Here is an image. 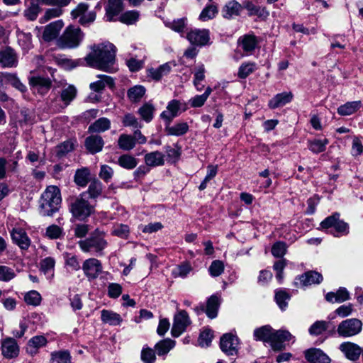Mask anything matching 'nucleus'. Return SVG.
Instances as JSON below:
<instances>
[{
	"mask_svg": "<svg viewBox=\"0 0 363 363\" xmlns=\"http://www.w3.org/2000/svg\"><path fill=\"white\" fill-rule=\"evenodd\" d=\"M116 48L106 42L91 46V52L85 57L86 65L92 68L105 72L113 71Z\"/></svg>",
	"mask_w": 363,
	"mask_h": 363,
	"instance_id": "obj_1",
	"label": "nucleus"
},
{
	"mask_svg": "<svg viewBox=\"0 0 363 363\" xmlns=\"http://www.w3.org/2000/svg\"><path fill=\"white\" fill-rule=\"evenodd\" d=\"M62 201L60 191L56 186H50L40 199V213L44 216H52L59 210Z\"/></svg>",
	"mask_w": 363,
	"mask_h": 363,
	"instance_id": "obj_2",
	"label": "nucleus"
},
{
	"mask_svg": "<svg viewBox=\"0 0 363 363\" xmlns=\"http://www.w3.org/2000/svg\"><path fill=\"white\" fill-rule=\"evenodd\" d=\"M78 244L84 252H94L100 255L107 246V242L104 239L103 233L98 230H96L89 238L80 240Z\"/></svg>",
	"mask_w": 363,
	"mask_h": 363,
	"instance_id": "obj_3",
	"label": "nucleus"
},
{
	"mask_svg": "<svg viewBox=\"0 0 363 363\" xmlns=\"http://www.w3.org/2000/svg\"><path fill=\"white\" fill-rule=\"evenodd\" d=\"M84 33L79 28L68 26L57 40V45L61 48H75L82 43Z\"/></svg>",
	"mask_w": 363,
	"mask_h": 363,
	"instance_id": "obj_4",
	"label": "nucleus"
},
{
	"mask_svg": "<svg viewBox=\"0 0 363 363\" xmlns=\"http://www.w3.org/2000/svg\"><path fill=\"white\" fill-rule=\"evenodd\" d=\"M70 211L74 217L80 220H84L91 214L93 206L89 203L86 193L80 194L71 202Z\"/></svg>",
	"mask_w": 363,
	"mask_h": 363,
	"instance_id": "obj_5",
	"label": "nucleus"
},
{
	"mask_svg": "<svg viewBox=\"0 0 363 363\" xmlns=\"http://www.w3.org/2000/svg\"><path fill=\"white\" fill-rule=\"evenodd\" d=\"M340 215L335 212L331 216L325 218L321 223L320 226L323 229L333 228L337 234L336 237L347 235L350 233L348 223L340 219Z\"/></svg>",
	"mask_w": 363,
	"mask_h": 363,
	"instance_id": "obj_6",
	"label": "nucleus"
},
{
	"mask_svg": "<svg viewBox=\"0 0 363 363\" xmlns=\"http://www.w3.org/2000/svg\"><path fill=\"white\" fill-rule=\"evenodd\" d=\"M362 329V323L357 318L342 321L337 326V333L342 337H350L359 334Z\"/></svg>",
	"mask_w": 363,
	"mask_h": 363,
	"instance_id": "obj_7",
	"label": "nucleus"
},
{
	"mask_svg": "<svg viewBox=\"0 0 363 363\" xmlns=\"http://www.w3.org/2000/svg\"><path fill=\"white\" fill-rule=\"evenodd\" d=\"M187 110L185 102L173 99L168 102L166 110L162 111L160 117L165 122L166 125H170L172 120L180 114V112Z\"/></svg>",
	"mask_w": 363,
	"mask_h": 363,
	"instance_id": "obj_8",
	"label": "nucleus"
},
{
	"mask_svg": "<svg viewBox=\"0 0 363 363\" xmlns=\"http://www.w3.org/2000/svg\"><path fill=\"white\" fill-rule=\"evenodd\" d=\"M191 324V320L186 311L182 310L174 315V323L171 330L172 335L177 337L181 335Z\"/></svg>",
	"mask_w": 363,
	"mask_h": 363,
	"instance_id": "obj_9",
	"label": "nucleus"
},
{
	"mask_svg": "<svg viewBox=\"0 0 363 363\" xmlns=\"http://www.w3.org/2000/svg\"><path fill=\"white\" fill-rule=\"evenodd\" d=\"M89 8L88 4L85 3H80L74 10L71 12V16L74 19L79 18V23L85 26L90 23H92L96 18V15L94 12L87 13Z\"/></svg>",
	"mask_w": 363,
	"mask_h": 363,
	"instance_id": "obj_10",
	"label": "nucleus"
},
{
	"mask_svg": "<svg viewBox=\"0 0 363 363\" xmlns=\"http://www.w3.org/2000/svg\"><path fill=\"white\" fill-rule=\"evenodd\" d=\"M323 281V276L315 271H308L297 277L294 284L297 287H306L312 284H318Z\"/></svg>",
	"mask_w": 363,
	"mask_h": 363,
	"instance_id": "obj_11",
	"label": "nucleus"
},
{
	"mask_svg": "<svg viewBox=\"0 0 363 363\" xmlns=\"http://www.w3.org/2000/svg\"><path fill=\"white\" fill-rule=\"evenodd\" d=\"M186 38L192 45L204 46L210 41L209 30L207 29H192L187 33Z\"/></svg>",
	"mask_w": 363,
	"mask_h": 363,
	"instance_id": "obj_12",
	"label": "nucleus"
},
{
	"mask_svg": "<svg viewBox=\"0 0 363 363\" xmlns=\"http://www.w3.org/2000/svg\"><path fill=\"white\" fill-rule=\"evenodd\" d=\"M238 344V338L230 333L224 334L220 341V349L227 355L236 354Z\"/></svg>",
	"mask_w": 363,
	"mask_h": 363,
	"instance_id": "obj_13",
	"label": "nucleus"
},
{
	"mask_svg": "<svg viewBox=\"0 0 363 363\" xmlns=\"http://www.w3.org/2000/svg\"><path fill=\"white\" fill-rule=\"evenodd\" d=\"M2 355L6 359L16 358L19 354V346L15 339L6 337L1 341Z\"/></svg>",
	"mask_w": 363,
	"mask_h": 363,
	"instance_id": "obj_14",
	"label": "nucleus"
},
{
	"mask_svg": "<svg viewBox=\"0 0 363 363\" xmlns=\"http://www.w3.org/2000/svg\"><path fill=\"white\" fill-rule=\"evenodd\" d=\"M82 269L89 279H95L102 272V265L97 259L89 258L83 262Z\"/></svg>",
	"mask_w": 363,
	"mask_h": 363,
	"instance_id": "obj_15",
	"label": "nucleus"
},
{
	"mask_svg": "<svg viewBox=\"0 0 363 363\" xmlns=\"http://www.w3.org/2000/svg\"><path fill=\"white\" fill-rule=\"evenodd\" d=\"M31 89L34 94L45 95L51 87L52 82L50 79L42 77H32L29 79Z\"/></svg>",
	"mask_w": 363,
	"mask_h": 363,
	"instance_id": "obj_16",
	"label": "nucleus"
},
{
	"mask_svg": "<svg viewBox=\"0 0 363 363\" xmlns=\"http://www.w3.org/2000/svg\"><path fill=\"white\" fill-rule=\"evenodd\" d=\"M18 65V57L10 47L0 50V67L3 68L16 67Z\"/></svg>",
	"mask_w": 363,
	"mask_h": 363,
	"instance_id": "obj_17",
	"label": "nucleus"
},
{
	"mask_svg": "<svg viewBox=\"0 0 363 363\" xmlns=\"http://www.w3.org/2000/svg\"><path fill=\"white\" fill-rule=\"evenodd\" d=\"M339 350L343 353L345 357L351 360H357L362 352V347L352 342H344L339 346Z\"/></svg>",
	"mask_w": 363,
	"mask_h": 363,
	"instance_id": "obj_18",
	"label": "nucleus"
},
{
	"mask_svg": "<svg viewBox=\"0 0 363 363\" xmlns=\"http://www.w3.org/2000/svg\"><path fill=\"white\" fill-rule=\"evenodd\" d=\"M63 26L64 23L62 20H57L50 23L44 28L42 39L45 42L53 40L58 36Z\"/></svg>",
	"mask_w": 363,
	"mask_h": 363,
	"instance_id": "obj_19",
	"label": "nucleus"
},
{
	"mask_svg": "<svg viewBox=\"0 0 363 363\" xmlns=\"http://www.w3.org/2000/svg\"><path fill=\"white\" fill-rule=\"evenodd\" d=\"M13 242L21 250H26L30 245L31 241L26 231L21 228H14L11 232Z\"/></svg>",
	"mask_w": 363,
	"mask_h": 363,
	"instance_id": "obj_20",
	"label": "nucleus"
},
{
	"mask_svg": "<svg viewBox=\"0 0 363 363\" xmlns=\"http://www.w3.org/2000/svg\"><path fill=\"white\" fill-rule=\"evenodd\" d=\"M294 337L287 330H274L273 333V337L272 341V347L274 350H281L284 349L283 342L285 341H290L294 340Z\"/></svg>",
	"mask_w": 363,
	"mask_h": 363,
	"instance_id": "obj_21",
	"label": "nucleus"
},
{
	"mask_svg": "<svg viewBox=\"0 0 363 363\" xmlns=\"http://www.w3.org/2000/svg\"><path fill=\"white\" fill-rule=\"evenodd\" d=\"M0 83L3 86L11 85L21 92H24L26 90V86L21 82L16 74L14 73H0Z\"/></svg>",
	"mask_w": 363,
	"mask_h": 363,
	"instance_id": "obj_22",
	"label": "nucleus"
},
{
	"mask_svg": "<svg viewBox=\"0 0 363 363\" xmlns=\"http://www.w3.org/2000/svg\"><path fill=\"white\" fill-rule=\"evenodd\" d=\"M238 45L246 55H251L258 44L257 37L252 34H246L239 38Z\"/></svg>",
	"mask_w": 363,
	"mask_h": 363,
	"instance_id": "obj_23",
	"label": "nucleus"
},
{
	"mask_svg": "<svg viewBox=\"0 0 363 363\" xmlns=\"http://www.w3.org/2000/svg\"><path fill=\"white\" fill-rule=\"evenodd\" d=\"M305 357L311 363H330V357L321 350L311 348L305 351Z\"/></svg>",
	"mask_w": 363,
	"mask_h": 363,
	"instance_id": "obj_24",
	"label": "nucleus"
},
{
	"mask_svg": "<svg viewBox=\"0 0 363 363\" xmlns=\"http://www.w3.org/2000/svg\"><path fill=\"white\" fill-rule=\"evenodd\" d=\"M47 344L48 340L44 335H35L28 340L26 352L30 356H35L38 353V350L46 346Z\"/></svg>",
	"mask_w": 363,
	"mask_h": 363,
	"instance_id": "obj_25",
	"label": "nucleus"
},
{
	"mask_svg": "<svg viewBox=\"0 0 363 363\" xmlns=\"http://www.w3.org/2000/svg\"><path fill=\"white\" fill-rule=\"evenodd\" d=\"M123 9L122 0H108L106 6V18L108 21H116L115 17Z\"/></svg>",
	"mask_w": 363,
	"mask_h": 363,
	"instance_id": "obj_26",
	"label": "nucleus"
},
{
	"mask_svg": "<svg viewBox=\"0 0 363 363\" xmlns=\"http://www.w3.org/2000/svg\"><path fill=\"white\" fill-rule=\"evenodd\" d=\"M176 64L173 62H169L160 65L157 68H150L148 69V76L155 81L160 80L163 77L167 76Z\"/></svg>",
	"mask_w": 363,
	"mask_h": 363,
	"instance_id": "obj_27",
	"label": "nucleus"
},
{
	"mask_svg": "<svg viewBox=\"0 0 363 363\" xmlns=\"http://www.w3.org/2000/svg\"><path fill=\"white\" fill-rule=\"evenodd\" d=\"M242 9V5L236 1L227 2L222 9L221 13L224 18L230 19L233 16H239Z\"/></svg>",
	"mask_w": 363,
	"mask_h": 363,
	"instance_id": "obj_28",
	"label": "nucleus"
},
{
	"mask_svg": "<svg viewBox=\"0 0 363 363\" xmlns=\"http://www.w3.org/2000/svg\"><path fill=\"white\" fill-rule=\"evenodd\" d=\"M84 145L90 153L95 154L102 150L104 142L101 136L94 135L87 137Z\"/></svg>",
	"mask_w": 363,
	"mask_h": 363,
	"instance_id": "obj_29",
	"label": "nucleus"
},
{
	"mask_svg": "<svg viewBox=\"0 0 363 363\" xmlns=\"http://www.w3.org/2000/svg\"><path fill=\"white\" fill-rule=\"evenodd\" d=\"M293 96L291 91L277 94L269 101V106L272 109L284 106L291 101Z\"/></svg>",
	"mask_w": 363,
	"mask_h": 363,
	"instance_id": "obj_30",
	"label": "nucleus"
},
{
	"mask_svg": "<svg viewBox=\"0 0 363 363\" xmlns=\"http://www.w3.org/2000/svg\"><path fill=\"white\" fill-rule=\"evenodd\" d=\"M40 5H44L43 0H31L30 6L24 11V16L29 21H35L41 11Z\"/></svg>",
	"mask_w": 363,
	"mask_h": 363,
	"instance_id": "obj_31",
	"label": "nucleus"
},
{
	"mask_svg": "<svg viewBox=\"0 0 363 363\" xmlns=\"http://www.w3.org/2000/svg\"><path fill=\"white\" fill-rule=\"evenodd\" d=\"M274 330L269 325H264L257 328L254 331V337L256 340L269 342L272 345Z\"/></svg>",
	"mask_w": 363,
	"mask_h": 363,
	"instance_id": "obj_32",
	"label": "nucleus"
},
{
	"mask_svg": "<svg viewBox=\"0 0 363 363\" xmlns=\"http://www.w3.org/2000/svg\"><path fill=\"white\" fill-rule=\"evenodd\" d=\"M362 106L361 101L347 102L337 108V113L340 116H350L357 112Z\"/></svg>",
	"mask_w": 363,
	"mask_h": 363,
	"instance_id": "obj_33",
	"label": "nucleus"
},
{
	"mask_svg": "<svg viewBox=\"0 0 363 363\" xmlns=\"http://www.w3.org/2000/svg\"><path fill=\"white\" fill-rule=\"evenodd\" d=\"M101 318L104 323L114 326L121 325L123 320L118 313L108 310H102Z\"/></svg>",
	"mask_w": 363,
	"mask_h": 363,
	"instance_id": "obj_34",
	"label": "nucleus"
},
{
	"mask_svg": "<svg viewBox=\"0 0 363 363\" xmlns=\"http://www.w3.org/2000/svg\"><path fill=\"white\" fill-rule=\"evenodd\" d=\"M164 155L159 151L147 153L145 156V162L147 166L156 167L163 165Z\"/></svg>",
	"mask_w": 363,
	"mask_h": 363,
	"instance_id": "obj_35",
	"label": "nucleus"
},
{
	"mask_svg": "<svg viewBox=\"0 0 363 363\" xmlns=\"http://www.w3.org/2000/svg\"><path fill=\"white\" fill-rule=\"evenodd\" d=\"M189 130V125L186 122H182L174 124L172 126L166 125L165 131L168 135L182 136L186 134Z\"/></svg>",
	"mask_w": 363,
	"mask_h": 363,
	"instance_id": "obj_36",
	"label": "nucleus"
},
{
	"mask_svg": "<svg viewBox=\"0 0 363 363\" xmlns=\"http://www.w3.org/2000/svg\"><path fill=\"white\" fill-rule=\"evenodd\" d=\"M350 298V294L345 288H340L336 293L329 292L325 296L328 302L341 303Z\"/></svg>",
	"mask_w": 363,
	"mask_h": 363,
	"instance_id": "obj_37",
	"label": "nucleus"
},
{
	"mask_svg": "<svg viewBox=\"0 0 363 363\" xmlns=\"http://www.w3.org/2000/svg\"><path fill=\"white\" fill-rule=\"evenodd\" d=\"M100 79L90 84V89L95 92L101 91L106 85L113 86V79L107 75H99Z\"/></svg>",
	"mask_w": 363,
	"mask_h": 363,
	"instance_id": "obj_38",
	"label": "nucleus"
},
{
	"mask_svg": "<svg viewBox=\"0 0 363 363\" xmlns=\"http://www.w3.org/2000/svg\"><path fill=\"white\" fill-rule=\"evenodd\" d=\"M77 89L73 85H69L64 88L60 92V100L63 106H67L76 97Z\"/></svg>",
	"mask_w": 363,
	"mask_h": 363,
	"instance_id": "obj_39",
	"label": "nucleus"
},
{
	"mask_svg": "<svg viewBox=\"0 0 363 363\" xmlns=\"http://www.w3.org/2000/svg\"><path fill=\"white\" fill-rule=\"evenodd\" d=\"M111 127V121L107 118H100L89 127L91 133H101L108 130Z\"/></svg>",
	"mask_w": 363,
	"mask_h": 363,
	"instance_id": "obj_40",
	"label": "nucleus"
},
{
	"mask_svg": "<svg viewBox=\"0 0 363 363\" xmlns=\"http://www.w3.org/2000/svg\"><path fill=\"white\" fill-rule=\"evenodd\" d=\"M145 88L142 85H135L128 90L127 96L131 102L136 103L141 100L145 94Z\"/></svg>",
	"mask_w": 363,
	"mask_h": 363,
	"instance_id": "obj_41",
	"label": "nucleus"
},
{
	"mask_svg": "<svg viewBox=\"0 0 363 363\" xmlns=\"http://www.w3.org/2000/svg\"><path fill=\"white\" fill-rule=\"evenodd\" d=\"M118 145L123 150H130L135 146V138L130 135L121 134L118 140Z\"/></svg>",
	"mask_w": 363,
	"mask_h": 363,
	"instance_id": "obj_42",
	"label": "nucleus"
},
{
	"mask_svg": "<svg viewBox=\"0 0 363 363\" xmlns=\"http://www.w3.org/2000/svg\"><path fill=\"white\" fill-rule=\"evenodd\" d=\"M192 269L193 268L191 264L189 262H185L176 266L172 269V274L174 278L180 277L184 279L192 271Z\"/></svg>",
	"mask_w": 363,
	"mask_h": 363,
	"instance_id": "obj_43",
	"label": "nucleus"
},
{
	"mask_svg": "<svg viewBox=\"0 0 363 363\" xmlns=\"http://www.w3.org/2000/svg\"><path fill=\"white\" fill-rule=\"evenodd\" d=\"M328 143L329 141L326 138L323 140L315 139L308 142V147L312 152L318 154L325 151Z\"/></svg>",
	"mask_w": 363,
	"mask_h": 363,
	"instance_id": "obj_44",
	"label": "nucleus"
},
{
	"mask_svg": "<svg viewBox=\"0 0 363 363\" xmlns=\"http://www.w3.org/2000/svg\"><path fill=\"white\" fill-rule=\"evenodd\" d=\"M219 306V299L216 296H211L208 301L206 309V313L210 318H214L217 316L218 309Z\"/></svg>",
	"mask_w": 363,
	"mask_h": 363,
	"instance_id": "obj_45",
	"label": "nucleus"
},
{
	"mask_svg": "<svg viewBox=\"0 0 363 363\" xmlns=\"http://www.w3.org/2000/svg\"><path fill=\"white\" fill-rule=\"evenodd\" d=\"M118 164L124 169H133L137 166L138 160L130 155L124 154L118 157Z\"/></svg>",
	"mask_w": 363,
	"mask_h": 363,
	"instance_id": "obj_46",
	"label": "nucleus"
},
{
	"mask_svg": "<svg viewBox=\"0 0 363 363\" xmlns=\"http://www.w3.org/2000/svg\"><path fill=\"white\" fill-rule=\"evenodd\" d=\"M175 345V342L170 339L163 340L155 345V350L159 356L167 354Z\"/></svg>",
	"mask_w": 363,
	"mask_h": 363,
	"instance_id": "obj_47",
	"label": "nucleus"
},
{
	"mask_svg": "<svg viewBox=\"0 0 363 363\" xmlns=\"http://www.w3.org/2000/svg\"><path fill=\"white\" fill-rule=\"evenodd\" d=\"M90 172L88 168L84 167L77 170L74 175L75 183L80 186H85L89 182Z\"/></svg>",
	"mask_w": 363,
	"mask_h": 363,
	"instance_id": "obj_48",
	"label": "nucleus"
},
{
	"mask_svg": "<svg viewBox=\"0 0 363 363\" xmlns=\"http://www.w3.org/2000/svg\"><path fill=\"white\" fill-rule=\"evenodd\" d=\"M50 355L52 363H71L70 354L66 350L53 352Z\"/></svg>",
	"mask_w": 363,
	"mask_h": 363,
	"instance_id": "obj_49",
	"label": "nucleus"
},
{
	"mask_svg": "<svg viewBox=\"0 0 363 363\" xmlns=\"http://www.w3.org/2000/svg\"><path fill=\"white\" fill-rule=\"evenodd\" d=\"M245 8L247 10L249 16H257L263 18L269 16L268 11L264 8L256 6L252 2H247Z\"/></svg>",
	"mask_w": 363,
	"mask_h": 363,
	"instance_id": "obj_50",
	"label": "nucleus"
},
{
	"mask_svg": "<svg viewBox=\"0 0 363 363\" xmlns=\"http://www.w3.org/2000/svg\"><path fill=\"white\" fill-rule=\"evenodd\" d=\"M41 301V295L35 290H31L24 295V301L28 305L38 306L40 304Z\"/></svg>",
	"mask_w": 363,
	"mask_h": 363,
	"instance_id": "obj_51",
	"label": "nucleus"
},
{
	"mask_svg": "<svg viewBox=\"0 0 363 363\" xmlns=\"http://www.w3.org/2000/svg\"><path fill=\"white\" fill-rule=\"evenodd\" d=\"M62 9L58 6L56 8L48 9L45 11V13L39 19L40 23H45L47 21L60 16L62 14Z\"/></svg>",
	"mask_w": 363,
	"mask_h": 363,
	"instance_id": "obj_52",
	"label": "nucleus"
},
{
	"mask_svg": "<svg viewBox=\"0 0 363 363\" xmlns=\"http://www.w3.org/2000/svg\"><path fill=\"white\" fill-rule=\"evenodd\" d=\"M155 107L150 103L145 104L138 110V113L141 118L146 122H150L153 118Z\"/></svg>",
	"mask_w": 363,
	"mask_h": 363,
	"instance_id": "obj_53",
	"label": "nucleus"
},
{
	"mask_svg": "<svg viewBox=\"0 0 363 363\" xmlns=\"http://www.w3.org/2000/svg\"><path fill=\"white\" fill-rule=\"evenodd\" d=\"M257 69V65L255 62L242 63L239 67L238 75L241 79H245Z\"/></svg>",
	"mask_w": 363,
	"mask_h": 363,
	"instance_id": "obj_54",
	"label": "nucleus"
},
{
	"mask_svg": "<svg viewBox=\"0 0 363 363\" xmlns=\"http://www.w3.org/2000/svg\"><path fill=\"white\" fill-rule=\"evenodd\" d=\"M218 13V9L215 5H208L206 6L199 15V19L202 21H206L213 18Z\"/></svg>",
	"mask_w": 363,
	"mask_h": 363,
	"instance_id": "obj_55",
	"label": "nucleus"
},
{
	"mask_svg": "<svg viewBox=\"0 0 363 363\" xmlns=\"http://www.w3.org/2000/svg\"><path fill=\"white\" fill-rule=\"evenodd\" d=\"M186 22L187 19L186 18H182L174 20L172 22L167 23L166 26L175 32L184 33L186 26Z\"/></svg>",
	"mask_w": 363,
	"mask_h": 363,
	"instance_id": "obj_56",
	"label": "nucleus"
},
{
	"mask_svg": "<svg viewBox=\"0 0 363 363\" xmlns=\"http://www.w3.org/2000/svg\"><path fill=\"white\" fill-rule=\"evenodd\" d=\"M140 16V13L137 11H128L123 13L120 17L119 20L123 23L130 25L138 21Z\"/></svg>",
	"mask_w": 363,
	"mask_h": 363,
	"instance_id": "obj_57",
	"label": "nucleus"
},
{
	"mask_svg": "<svg viewBox=\"0 0 363 363\" xmlns=\"http://www.w3.org/2000/svg\"><path fill=\"white\" fill-rule=\"evenodd\" d=\"M74 148V143L72 140H67L56 147V153L58 157H62Z\"/></svg>",
	"mask_w": 363,
	"mask_h": 363,
	"instance_id": "obj_58",
	"label": "nucleus"
},
{
	"mask_svg": "<svg viewBox=\"0 0 363 363\" xmlns=\"http://www.w3.org/2000/svg\"><path fill=\"white\" fill-rule=\"evenodd\" d=\"M290 298L289 294L284 290L276 291L275 300L281 310H284L287 306V301Z\"/></svg>",
	"mask_w": 363,
	"mask_h": 363,
	"instance_id": "obj_59",
	"label": "nucleus"
},
{
	"mask_svg": "<svg viewBox=\"0 0 363 363\" xmlns=\"http://www.w3.org/2000/svg\"><path fill=\"white\" fill-rule=\"evenodd\" d=\"M16 277L14 270L5 265H0V281L8 282Z\"/></svg>",
	"mask_w": 363,
	"mask_h": 363,
	"instance_id": "obj_60",
	"label": "nucleus"
},
{
	"mask_svg": "<svg viewBox=\"0 0 363 363\" xmlns=\"http://www.w3.org/2000/svg\"><path fill=\"white\" fill-rule=\"evenodd\" d=\"M55 265V260L54 258L48 257L43 259L40 262V269L44 274L52 273ZM52 276V274H51Z\"/></svg>",
	"mask_w": 363,
	"mask_h": 363,
	"instance_id": "obj_61",
	"label": "nucleus"
},
{
	"mask_svg": "<svg viewBox=\"0 0 363 363\" xmlns=\"http://www.w3.org/2000/svg\"><path fill=\"white\" fill-rule=\"evenodd\" d=\"M156 359L155 352L148 347H143L141 351V360L143 363H155Z\"/></svg>",
	"mask_w": 363,
	"mask_h": 363,
	"instance_id": "obj_62",
	"label": "nucleus"
},
{
	"mask_svg": "<svg viewBox=\"0 0 363 363\" xmlns=\"http://www.w3.org/2000/svg\"><path fill=\"white\" fill-rule=\"evenodd\" d=\"M328 328V323L325 321H316L309 328L308 332L311 335H320Z\"/></svg>",
	"mask_w": 363,
	"mask_h": 363,
	"instance_id": "obj_63",
	"label": "nucleus"
},
{
	"mask_svg": "<svg viewBox=\"0 0 363 363\" xmlns=\"http://www.w3.org/2000/svg\"><path fill=\"white\" fill-rule=\"evenodd\" d=\"M102 191V184L99 181H94L92 182L89 186L87 191V194H89L91 198H96L99 196Z\"/></svg>",
	"mask_w": 363,
	"mask_h": 363,
	"instance_id": "obj_64",
	"label": "nucleus"
}]
</instances>
